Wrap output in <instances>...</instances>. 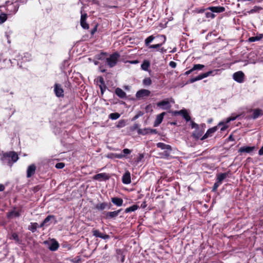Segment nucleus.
Masks as SVG:
<instances>
[{"label":"nucleus","instance_id":"f257e3e1","mask_svg":"<svg viewBox=\"0 0 263 263\" xmlns=\"http://www.w3.org/2000/svg\"><path fill=\"white\" fill-rule=\"evenodd\" d=\"M157 37L161 39V42L159 43L151 45V43L155 39V36L153 35H150L145 40V45L149 49L152 48H159L161 46L164 44L166 41V37L164 35H157Z\"/></svg>","mask_w":263,"mask_h":263},{"label":"nucleus","instance_id":"f03ea898","mask_svg":"<svg viewBox=\"0 0 263 263\" xmlns=\"http://www.w3.org/2000/svg\"><path fill=\"white\" fill-rule=\"evenodd\" d=\"M2 160L9 163H14L18 159L17 154L14 151H9L4 153L2 155Z\"/></svg>","mask_w":263,"mask_h":263},{"label":"nucleus","instance_id":"7ed1b4c3","mask_svg":"<svg viewBox=\"0 0 263 263\" xmlns=\"http://www.w3.org/2000/svg\"><path fill=\"white\" fill-rule=\"evenodd\" d=\"M229 171L223 173H217L216 174V182L213 186L212 191L216 192L218 187L221 184L223 181L227 177H229Z\"/></svg>","mask_w":263,"mask_h":263},{"label":"nucleus","instance_id":"20e7f679","mask_svg":"<svg viewBox=\"0 0 263 263\" xmlns=\"http://www.w3.org/2000/svg\"><path fill=\"white\" fill-rule=\"evenodd\" d=\"M120 57V54L117 52H114L110 54L109 58L106 59L107 65L110 67L112 68L116 65Z\"/></svg>","mask_w":263,"mask_h":263},{"label":"nucleus","instance_id":"39448f33","mask_svg":"<svg viewBox=\"0 0 263 263\" xmlns=\"http://www.w3.org/2000/svg\"><path fill=\"white\" fill-rule=\"evenodd\" d=\"M206 127V125L202 123L199 126L198 128L196 129L193 133L192 136L196 139L198 140L203 135L204 129Z\"/></svg>","mask_w":263,"mask_h":263},{"label":"nucleus","instance_id":"423d86ee","mask_svg":"<svg viewBox=\"0 0 263 263\" xmlns=\"http://www.w3.org/2000/svg\"><path fill=\"white\" fill-rule=\"evenodd\" d=\"M214 72V71L210 70L206 72L201 73L199 75H198L197 77L195 78H192L189 80V82L190 83H193L196 81L201 80L205 78H206L210 75H212V73Z\"/></svg>","mask_w":263,"mask_h":263},{"label":"nucleus","instance_id":"0eeeda50","mask_svg":"<svg viewBox=\"0 0 263 263\" xmlns=\"http://www.w3.org/2000/svg\"><path fill=\"white\" fill-rule=\"evenodd\" d=\"M151 94V91L148 89H141L138 90L136 94L137 99L140 100L144 97H148Z\"/></svg>","mask_w":263,"mask_h":263},{"label":"nucleus","instance_id":"6e6552de","mask_svg":"<svg viewBox=\"0 0 263 263\" xmlns=\"http://www.w3.org/2000/svg\"><path fill=\"white\" fill-rule=\"evenodd\" d=\"M110 177V176L109 174L103 173L96 174L92 177V179L99 181H102L108 180Z\"/></svg>","mask_w":263,"mask_h":263},{"label":"nucleus","instance_id":"1a4fd4ad","mask_svg":"<svg viewBox=\"0 0 263 263\" xmlns=\"http://www.w3.org/2000/svg\"><path fill=\"white\" fill-rule=\"evenodd\" d=\"M54 92L57 97H63L64 96V90L59 84L55 83L54 84Z\"/></svg>","mask_w":263,"mask_h":263},{"label":"nucleus","instance_id":"9d476101","mask_svg":"<svg viewBox=\"0 0 263 263\" xmlns=\"http://www.w3.org/2000/svg\"><path fill=\"white\" fill-rule=\"evenodd\" d=\"M233 78L235 81L241 83L244 81L245 74L241 71H239L233 74Z\"/></svg>","mask_w":263,"mask_h":263},{"label":"nucleus","instance_id":"9b49d317","mask_svg":"<svg viewBox=\"0 0 263 263\" xmlns=\"http://www.w3.org/2000/svg\"><path fill=\"white\" fill-rule=\"evenodd\" d=\"M157 106L165 109H169L171 107L168 99H165L158 102L157 103Z\"/></svg>","mask_w":263,"mask_h":263},{"label":"nucleus","instance_id":"f8f14e48","mask_svg":"<svg viewBox=\"0 0 263 263\" xmlns=\"http://www.w3.org/2000/svg\"><path fill=\"white\" fill-rule=\"evenodd\" d=\"M121 211V209L113 212H107L104 213L105 219H114L117 217L119 213Z\"/></svg>","mask_w":263,"mask_h":263},{"label":"nucleus","instance_id":"ddd939ff","mask_svg":"<svg viewBox=\"0 0 263 263\" xmlns=\"http://www.w3.org/2000/svg\"><path fill=\"white\" fill-rule=\"evenodd\" d=\"M87 18V14L86 13L81 14L80 24L81 27L84 29H88L89 28V25L86 22Z\"/></svg>","mask_w":263,"mask_h":263},{"label":"nucleus","instance_id":"4468645a","mask_svg":"<svg viewBox=\"0 0 263 263\" xmlns=\"http://www.w3.org/2000/svg\"><path fill=\"white\" fill-rule=\"evenodd\" d=\"M111 204L110 203L103 202L96 205L95 208L99 211H102L105 209H110Z\"/></svg>","mask_w":263,"mask_h":263},{"label":"nucleus","instance_id":"2eb2a0df","mask_svg":"<svg viewBox=\"0 0 263 263\" xmlns=\"http://www.w3.org/2000/svg\"><path fill=\"white\" fill-rule=\"evenodd\" d=\"M206 10H210L213 13H221L225 11V8L222 6H211L207 8Z\"/></svg>","mask_w":263,"mask_h":263},{"label":"nucleus","instance_id":"dca6fc26","mask_svg":"<svg viewBox=\"0 0 263 263\" xmlns=\"http://www.w3.org/2000/svg\"><path fill=\"white\" fill-rule=\"evenodd\" d=\"M218 129V126H214L212 128L209 129L206 133L201 138V140H203L210 136H211Z\"/></svg>","mask_w":263,"mask_h":263},{"label":"nucleus","instance_id":"f3484780","mask_svg":"<svg viewBox=\"0 0 263 263\" xmlns=\"http://www.w3.org/2000/svg\"><path fill=\"white\" fill-rule=\"evenodd\" d=\"M255 146H244L241 147L238 152L240 153H251L255 149Z\"/></svg>","mask_w":263,"mask_h":263},{"label":"nucleus","instance_id":"a211bd4d","mask_svg":"<svg viewBox=\"0 0 263 263\" xmlns=\"http://www.w3.org/2000/svg\"><path fill=\"white\" fill-rule=\"evenodd\" d=\"M204 67V65L202 64H197L194 65L193 67L189 70L186 71L185 73V75H189L193 71L197 70H201Z\"/></svg>","mask_w":263,"mask_h":263},{"label":"nucleus","instance_id":"6ab92c4d","mask_svg":"<svg viewBox=\"0 0 263 263\" xmlns=\"http://www.w3.org/2000/svg\"><path fill=\"white\" fill-rule=\"evenodd\" d=\"M122 182L124 184H129L131 182L130 174L128 171H126L122 177Z\"/></svg>","mask_w":263,"mask_h":263},{"label":"nucleus","instance_id":"aec40b11","mask_svg":"<svg viewBox=\"0 0 263 263\" xmlns=\"http://www.w3.org/2000/svg\"><path fill=\"white\" fill-rule=\"evenodd\" d=\"M165 115V112H163L157 116L156 120L155 121L154 124V126L155 127L158 126L159 124L161 123Z\"/></svg>","mask_w":263,"mask_h":263},{"label":"nucleus","instance_id":"412c9836","mask_svg":"<svg viewBox=\"0 0 263 263\" xmlns=\"http://www.w3.org/2000/svg\"><path fill=\"white\" fill-rule=\"evenodd\" d=\"M252 111H253V114L251 116V118L253 119H256L258 118L259 116L262 115V110L259 108H256L255 109H252Z\"/></svg>","mask_w":263,"mask_h":263},{"label":"nucleus","instance_id":"4be33fe9","mask_svg":"<svg viewBox=\"0 0 263 263\" xmlns=\"http://www.w3.org/2000/svg\"><path fill=\"white\" fill-rule=\"evenodd\" d=\"M35 165H29L27 170V177L30 178L32 177L35 173Z\"/></svg>","mask_w":263,"mask_h":263},{"label":"nucleus","instance_id":"5701e85b","mask_svg":"<svg viewBox=\"0 0 263 263\" xmlns=\"http://www.w3.org/2000/svg\"><path fill=\"white\" fill-rule=\"evenodd\" d=\"M98 81L101 84V85H100L99 87H100V88L101 90V92L102 94H103L106 88L103 78L101 76L98 77Z\"/></svg>","mask_w":263,"mask_h":263},{"label":"nucleus","instance_id":"b1692460","mask_svg":"<svg viewBox=\"0 0 263 263\" xmlns=\"http://www.w3.org/2000/svg\"><path fill=\"white\" fill-rule=\"evenodd\" d=\"M115 93L116 95L121 99H123L126 97V93L120 88H117L115 89Z\"/></svg>","mask_w":263,"mask_h":263},{"label":"nucleus","instance_id":"393cba45","mask_svg":"<svg viewBox=\"0 0 263 263\" xmlns=\"http://www.w3.org/2000/svg\"><path fill=\"white\" fill-rule=\"evenodd\" d=\"M111 202L118 206H120L123 204V199L121 198L113 197L111 199Z\"/></svg>","mask_w":263,"mask_h":263},{"label":"nucleus","instance_id":"a878e982","mask_svg":"<svg viewBox=\"0 0 263 263\" xmlns=\"http://www.w3.org/2000/svg\"><path fill=\"white\" fill-rule=\"evenodd\" d=\"M157 146L158 148H160L162 149H167L169 151L172 150V147L171 145L166 144L164 143L159 142L157 144Z\"/></svg>","mask_w":263,"mask_h":263},{"label":"nucleus","instance_id":"bb28decb","mask_svg":"<svg viewBox=\"0 0 263 263\" xmlns=\"http://www.w3.org/2000/svg\"><path fill=\"white\" fill-rule=\"evenodd\" d=\"M263 38V34H258L255 36H252L249 38V42H254L261 40Z\"/></svg>","mask_w":263,"mask_h":263},{"label":"nucleus","instance_id":"cd10ccee","mask_svg":"<svg viewBox=\"0 0 263 263\" xmlns=\"http://www.w3.org/2000/svg\"><path fill=\"white\" fill-rule=\"evenodd\" d=\"M150 62L148 60H144L141 65V67L142 70L145 71H148L150 67Z\"/></svg>","mask_w":263,"mask_h":263},{"label":"nucleus","instance_id":"c85d7f7f","mask_svg":"<svg viewBox=\"0 0 263 263\" xmlns=\"http://www.w3.org/2000/svg\"><path fill=\"white\" fill-rule=\"evenodd\" d=\"M181 115L187 122L191 121V117L186 109H182Z\"/></svg>","mask_w":263,"mask_h":263},{"label":"nucleus","instance_id":"c756f323","mask_svg":"<svg viewBox=\"0 0 263 263\" xmlns=\"http://www.w3.org/2000/svg\"><path fill=\"white\" fill-rule=\"evenodd\" d=\"M107 54L106 52H101L100 53L96 54L95 55V59L98 60H104Z\"/></svg>","mask_w":263,"mask_h":263},{"label":"nucleus","instance_id":"7c9ffc66","mask_svg":"<svg viewBox=\"0 0 263 263\" xmlns=\"http://www.w3.org/2000/svg\"><path fill=\"white\" fill-rule=\"evenodd\" d=\"M262 8L258 6H255L253 9H251L250 10L248 11L247 12L249 14H253L255 13H258L259 12L260 10H262Z\"/></svg>","mask_w":263,"mask_h":263},{"label":"nucleus","instance_id":"2f4dec72","mask_svg":"<svg viewBox=\"0 0 263 263\" xmlns=\"http://www.w3.org/2000/svg\"><path fill=\"white\" fill-rule=\"evenodd\" d=\"M59 247V243L57 241H54L52 242L50 245L49 249L52 251H56Z\"/></svg>","mask_w":263,"mask_h":263},{"label":"nucleus","instance_id":"473e14b6","mask_svg":"<svg viewBox=\"0 0 263 263\" xmlns=\"http://www.w3.org/2000/svg\"><path fill=\"white\" fill-rule=\"evenodd\" d=\"M37 227H39V224L36 222L31 223L30 226H29L28 229L31 231L32 232H34L36 231Z\"/></svg>","mask_w":263,"mask_h":263},{"label":"nucleus","instance_id":"72a5a7b5","mask_svg":"<svg viewBox=\"0 0 263 263\" xmlns=\"http://www.w3.org/2000/svg\"><path fill=\"white\" fill-rule=\"evenodd\" d=\"M149 128H145L143 129H138V133L139 135H145L149 134Z\"/></svg>","mask_w":263,"mask_h":263},{"label":"nucleus","instance_id":"f704fd0d","mask_svg":"<svg viewBox=\"0 0 263 263\" xmlns=\"http://www.w3.org/2000/svg\"><path fill=\"white\" fill-rule=\"evenodd\" d=\"M139 206L137 205H133L129 208L125 209V212L127 213L132 212H134L138 209Z\"/></svg>","mask_w":263,"mask_h":263},{"label":"nucleus","instance_id":"c9c22d12","mask_svg":"<svg viewBox=\"0 0 263 263\" xmlns=\"http://www.w3.org/2000/svg\"><path fill=\"white\" fill-rule=\"evenodd\" d=\"M216 126H218V129L220 128V130L222 132L224 131L228 127V126L223 122H220Z\"/></svg>","mask_w":263,"mask_h":263},{"label":"nucleus","instance_id":"e433bc0d","mask_svg":"<svg viewBox=\"0 0 263 263\" xmlns=\"http://www.w3.org/2000/svg\"><path fill=\"white\" fill-rule=\"evenodd\" d=\"M144 158V154H139V155L134 158V161L136 163H139L142 161V160Z\"/></svg>","mask_w":263,"mask_h":263},{"label":"nucleus","instance_id":"4c0bfd02","mask_svg":"<svg viewBox=\"0 0 263 263\" xmlns=\"http://www.w3.org/2000/svg\"><path fill=\"white\" fill-rule=\"evenodd\" d=\"M120 117V115L118 112L111 113L109 115V118L112 120L118 119Z\"/></svg>","mask_w":263,"mask_h":263},{"label":"nucleus","instance_id":"58836bf2","mask_svg":"<svg viewBox=\"0 0 263 263\" xmlns=\"http://www.w3.org/2000/svg\"><path fill=\"white\" fill-rule=\"evenodd\" d=\"M10 238L11 239L14 240L15 241V242H17V243H20V240L19 239L18 236L15 233H12Z\"/></svg>","mask_w":263,"mask_h":263},{"label":"nucleus","instance_id":"ea45409f","mask_svg":"<svg viewBox=\"0 0 263 263\" xmlns=\"http://www.w3.org/2000/svg\"><path fill=\"white\" fill-rule=\"evenodd\" d=\"M152 83V81L150 78H146L143 80V84L145 86H149Z\"/></svg>","mask_w":263,"mask_h":263},{"label":"nucleus","instance_id":"a19ab883","mask_svg":"<svg viewBox=\"0 0 263 263\" xmlns=\"http://www.w3.org/2000/svg\"><path fill=\"white\" fill-rule=\"evenodd\" d=\"M205 17L208 18H214L215 17V15L212 12L206 11L205 12Z\"/></svg>","mask_w":263,"mask_h":263},{"label":"nucleus","instance_id":"79ce46f5","mask_svg":"<svg viewBox=\"0 0 263 263\" xmlns=\"http://www.w3.org/2000/svg\"><path fill=\"white\" fill-rule=\"evenodd\" d=\"M7 19V15L5 13L0 15V24L4 23Z\"/></svg>","mask_w":263,"mask_h":263},{"label":"nucleus","instance_id":"37998d69","mask_svg":"<svg viewBox=\"0 0 263 263\" xmlns=\"http://www.w3.org/2000/svg\"><path fill=\"white\" fill-rule=\"evenodd\" d=\"M11 216H14V217H17L20 216V213L18 211H12L8 215V217H10Z\"/></svg>","mask_w":263,"mask_h":263},{"label":"nucleus","instance_id":"c03bdc74","mask_svg":"<svg viewBox=\"0 0 263 263\" xmlns=\"http://www.w3.org/2000/svg\"><path fill=\"white\" fill-rule=\"evenodd\" d=\"M93 235L96 237H100L101 236L102 233L100 232L98 230L93 229L92 230Z\"/></svg>","mask_w":263,"mask_h":263},{"label":"nucleus","instance_id":"a18cd8bd","mask_svg":"<svg viewBox=\"0 0 263 263\" xmlns=\"http://www.w3.org/2000/svg\"><path fill=\"white\" fill-rule=\"evenodd\" d=\"M54 216L52 215H48L46 218L44 220L43 222L44 223L47 225V223L51 220V218H53Z\"/></svg>","mask_w":263,"mask_h":263},{"label":"nucleus","instance_id":"49530a36","mask_svg":"<svg viewBox=\"0 0 263 263\" xmlns=\"http://www.w3.org/2000/svg\"><path fill=\"white\" fill-rule=\"evenodd\" d=\"M143 115V112L141 111H139L137 114V115H136L133 118V120H135L136 119H137L139 117H140V116H142V115Z\"/></svg>","mask_w":263,"mask_h":263},{"label":"nucleus","instance_id":"de8ad7c7","mask_svg":"<svg viewBox=\"0 0 263 263\" xmlns=\"http://www.w3.org/2000/svg\"><path fill=\"white\" fill-rule=\"evenodd\" d=\"M98 27V24H96L95 25V26H94L93 28L92 29H91V30L90 31V33H91V35H93L96 32V31H97Z\"/></svg>","mask_w":263,"mask_h":263},{"label":"nucleus","instance_id":"09e8293b","mask_svg":"<svg viewBox=\"0 0 263 263\" xmlns=\"http://www.w3.org/2000/svg\"><path fill=\"white\" fill-rule=\"evenodd\" d=\"M191 123L192 128H195V129L198 128L199 126H200L193 121L191 122Z\"/></svg>","mask_w":263,"mask_h":263},{"label":"nucleus","instance_id":"8fccbe9b","mask_svg":"<svg viewBox=\"0 0 263 263\" xmlns=\"http://www.w3.org/2000/svg\"><path fill=\"white\" fill-rule=\"evenodd\" d=\"M125 125V122L123 120H120L118 124L117 125L118 127H122Z\"/></svg>","mask_w":263,"mask_h":263},{"label":"nucleus","instance_id":"3c124183","mask_svg":"<svg viewBox=\"0 0 263 263\" xmlns=\"http://www.w3.org/2000/svg\"><path fill=\"white\" fill-rule=\"evenodd\" d=\"M182 109L179 111L175 110L172 112V115L174 116L181 115Z\"/></svg>","mask_w":263,"mask_h":263},{"label":"nucleus","instance_id":"603ef678","mask_svg":"<svg viewBox=\"0 0 263 263\" xmlns=\"http://www.w3.org/2000/svg\"><path fill=\"white\" fill-rule=\"evenodd\" d=\"M169 65L172 67V68H175L176 66H177V64L176 62H174V61H171L169 63Z\"/></svg>","mask_w":263,"mask_h":263},{"label":"nucleus","instance_id":"864d4df0","mask_svg":"<svg viewBox=\"0 0 263 263\" xmlns=\"http://www.w3.org/2000/svg\"><path fill=\"white\" fill-rule=\"evenodd\" d=\"M100 238L104 239H107L109 238V236L107 234H105L102 233V235H101V236L100 237Z\"/></svg>","mask_w":263,"mask_h":263},{"label":"nucleus","instance_id":"5fc2aeb1","mask_svg":"<svg viewBox=\"0 0 263 263\" xmlns=\"http://www.w3.org/2000/svg\"><path fill=\"white\" fill-rule=\"evenodd\" d=\"M123 153L125 155L129 154L131 153V151L128 148H125L123 150Z\"/></svg>","mask_w":263,"mask_h":263},{"label":"nucleus","instance_id":"6e6d98bb","mask_svg":"<svg viewBox=\"0 0 263 263\" xmlns=\"http://www.w3.org/2000/svg\"><path fill=\"white\" fill-rule=\"evenodd\" d=\"M139 124H135L133 126V127H132V130H136V129H138H138H140V128H139Z\"/></svg>","mask_w":263,"mask_h":263},{"label":"nucleus","instance_id":"4d7b16f0","mask_svg":"<svg viewBox=\"0 0 263 263\" xmlns=\"http://www.w3.org/2000/svg\"><path fill=\"white\" fill-rule=\"evenodd\" d=\"M157 133V130L156 129H151L150 128L149 130V134H156Z\"/></svg>","mask_w":263,"mask_h":263},{"label":"nucleus","instance_id":"13d9d810","mask_svg":"<svg viewBox=\"0 0 263 263\" xmlns=\"http://www.w3.org/2000/svg\"><path fill=\"white\" fill-rule=\"evenodd\" d=\"M258 154L260 156L263 155V145L261 147L258 152Z\"/></svg>","mask_w":263,"mask_h":263},{"label":"nucleus","instance_id":"bf43d9fd","mask_svg":"<svg viewBox=\"0 0 263 263\" xmlns=\"http://www.w3.org/2000/svg\"><path fill=\"white\" fill-rule=\"evenodd\" d=\"M159 51H160L161 53H163L164 52H166V50L165 49H164L163 47H162L161 48H160L159 49Z\"/></svg>","mask_w":263,"mask_h":263},{"label":"nucleus","instance_id":"052dcab7","mask_svg":"<svg viewBox=\"0 0 263 263\" xmlns=\"http://www.w3.org/2000/svg\"><path fill=\"white\" fill-rule=\"evenodd\" d=\"M5 190V186L2 184H0V191H3Z\"/></svg>","mask_w":263,"mask_h":263},{"label":"nucleus","instance_id":"680f3d73","mask_svg":"<svg viewBox=\"0 0 263 263\" xmlns=\"http://www.w3.org/2000/svg\"><path fill=\"white\" fill-rule=\"evenodd\" d=\"M65 165H55V167L57 168H59V169H61V168H63L64 167Z\"/></svg>","mask_w":263,"mask_h":263},{"label":"nucleus","instance_id":"e2e57ef3","mask_svg":"<svg viewBox=\"0 0 263 263\" xmlns=\"http://www.w3.org/2000/svg\"><path fill=\"white\" fill-rule=\"evenodd\" d=\"M235 119V118H230L228 119L227 122H229V121H230L231 120H234Z\"/></svg>","mask_w":263,"mask_h":263},{"label":"nucleus","instance_id":"0e129e2a","mask_svg":"<svg viewBox=\"0 0 263 263\" xmlns=\"http://www.w3.org/2000/svg\"><path fill=\"white\" fill-rule=\"evenodd\" d=\"M118 7L116 6H108L107 8H117Z\"/></svg>","mask_w":263,"mask_h":263},{"label":"nucleus","instance_id":"69168bd1","mask_svg":"<svg viewBox=\"0 0 263 263\" xmlns=\"http://www.w3.org/2000/svg\"><path fill=\"white\" fill-rule=\"evenodd\" d=\"M44 226H46V224L44 223V222L43 221L42 222V223H41L40 226V227H44Z\"/></svg>","mask_w":263,"mask_h":263},{"label":"nucleus","instance_id":"338daca9","mask_svg":"<svg viewBox=\"0 0 263 263\" xmlns=\"http://www.w3.org/2000/svg\"><path fill=\"white\" fill-rule=\"evenodd\" d=\"M204 11H205V10H204V9H200V10L199 11V13H203Z\"/></svg>","mask_w":263,"mask_h":263},{"label":"nucleus","instance_id":"774afa93","mask_svg":"<svg viewBox=\"0 0 263 263\" xmlns=\"http://www.w3.org/2000/svg\"><path fill=\"white\" fill-rule=\"evenodd\" d=\"M94 64L97 65H98L99 64V62L97 61H94Z\"/></svg>","mask_w":263,"mask_h":263}]
</instances>
